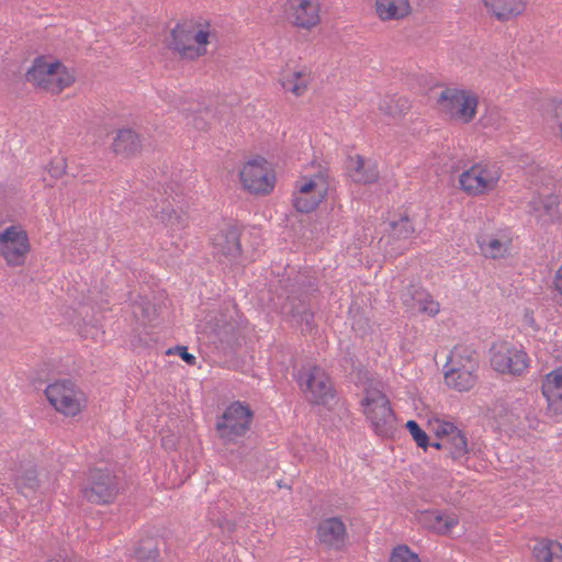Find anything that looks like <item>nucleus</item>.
<instances>
[{
	"instance_id": "f257e3e1",
	"label": "nucleus",
	"mask_w": 562,
	"mask_h": 562,
	"mask_svg": "<svg viewBox=\"0 0 562 562\" xmlns=\"http://www.w3.org/2000/svg\"><path fill=\"white\" fill-rule=\"evenodd\" d=\"M25 80L53 94H59L75 82V76L58 59L48 61L44 55L35 57L25 74Z\"/></svg>"
},
{
	"instance_id": "f03ea898",
	"label": "nucleus",
	"mask_w": 562,
	"mask_h": 562,
	"mask_svg": "<svg viewBox=\"0 0 562 562\" xmlns=\"http://www.w3.org/2000/svg\"><path fill=\"white\" fill-rule=\"evenodd\" d=\"M80 493L88 503L94 505L111 504L120 493L119 479L110 469H90L86 482L81 485Z\"/></svg>"
},
{
	"instance_id": "7ed1b4c3",
	"label": "nucleus",
	"mask_w": 562,
	"mask_h": 562,
	"mask_svg": "<svg viewBox=\"0 0 562 562\" xmlns=\"http://www.w3.org/2000/svg\"><path fill=\"white\" fill-rule=\"evenodd\" d=\"M296 381L307 402L314 405L329 406L335 400V390L326 372L317 367H302Z\"/></svg>"
},
{
	"instance_id": "20e7f679",
	"label": "nucleus",
	"mask_w": 562,
	"mask_h": 562,
	"mask_svg": "<svg viewBox=\"0 0 562 562\" xmlns=\"http://www.w3.org/2000/svg\"><path fill=\"white\" fill-rule=\"evenodd\" d=\"M254 419V412L248 404L239 401L233 402L223 414L217 417L215 429L218 437L225 441H235L249 430Z\"/></svg>"
},
{
	"instance_id": "39448f33",
	"label": "nucleus",
	"mask_w": 562,
	"mask_h": 562,
	"mask_svg": "<svg viewBox=\"0 0 562 562\" xmlns=\"http://www.w3.org/2000/svg\"><path fill=\"white\" fill-rule=\"evenodd\" d=\"M361 405L376 435L389 437L393 434L396 417L385 394L378 390L368 392L361 400Z\"/></svg>"
},
{
	"instance_id": "423d86ee",
	"label": "nucleus",
	"mask_w": 562,
	"mask_h": 562,
	"mask_svg": "<svg viewBox=\"0 0 562 562\" xmlns=\"http://www.w3.org/2000/svg\"><path fill=\"white\" fill-rule=\"evenodd\" d=\"M437 102L446 114L459 119L463 123H470L476 115L477 97L465 90L446 88L441 91Z\"/></svg>"
},
{
	"instance_id": "0eeeda50",
	"label": "nucleus",
	"mask_w": 562,
	"mask_h": 562,
	"mask_svg": "<svg viewBox=\"0 0 562 562\" xmlns=\"http://www.w3.org/2000/svg\"><path fill=\"white\" fill-rule=\"evenodd\" d=\"M29 250V237L24 231L10 226L0 233V255L9 266H22Z\"/></svg>"
},
{
	"instance_id": "6e6552de",
	"label": "nucleus",
	"mask_w": 562,
	"mask_h": 562,
	"mask_svg": "<svg viewBox=\"0 0 562 562\" xmlns=\"http://www.w3.org/2000/svg\"><path fill=\"white\" fill-rule=\"evenodd\" d=\"M45 395L54 408L66 416H76L81 411L75 383L69 379L49 384L45 390Z\"/></svg>"
},
{
	"instance_id": "1a4fd4ad",
	"label": "nucleus",
	"mask_w": 562,
	"mask_h": 562,
	"mask_svg": "<svg viewBox=\"0 0 562 562\" xmlns=\"http://www.w3.org/2000/svg\"><path fill=\"white\" fill-rule=\"evenodd\" d=\"M282 314L292 326L300 327L303 335L311 334L315 327V315L305 296L289 295L282 305Z\"/></svg>"
},
{
	"instance_id": "9d476101",
	"label": "nucleus",
	"mask_w": 562,
	"mask_h": 562,
	"mask_svg": "<svg viewBox=\"0 0 562 562\" xmlns=\"http://www.w3.org/2000/svg\"><path fill=\"white\" fill-rule=\"evenodd\" d=\"M265 164L263 158L254 159L245 164L239 171L240 182L250 193L266 194L273 189V178H269Z\"/></svg>"
},
{
	"instance_id": "9b49d317",
	"label": "nucleus",
	"mask_w": 562,
	"mask_h": 562,
	"mask_svg": "<svg viewBox=\"0 0 562 562\" xmlns=\"http://www.w3.org/2000/svg\"><path fill=\"white\" fill-rule=\"evenodd\" d=\"M243 226L237 222H229L214 236V248L229 259H237L241 256L240 236Z\"/></svg>"
},
{
	"instance_id": "f8f14e48",
	"label": "nucleus",
	"mask_w": 562,
	"mask_h": 562,
	"mask_svg": "<svg viewBox=\"0 0 562 562\" xmlns=\"http://www.w3.org/2000/svg\"><path fill=\"white\" fill-rule=\"evenodd\" d=\"M193 30L186 27L183 24L178 23L171 30L170 40L167 46L173 52H177L181 58L195 59L206 53L205 47H195L193 44Z\"/></svg>"
},
{
	"instance_id": "ddd939ff",
	"label": "nucleus",
	"mask_w": 562,
	"mask_h": 562,
	"mask_svg": "<svg viewBox=\"0 0 562 562\" xmlns=\"http://www.w3.org/2000/svg\"><path fill=\"white\" fill-rule=\"evenodd\" d=\"M542 395L547 400L546 414L550 417L562 415V367L546 375L541 385Z\"/></svg>"
},
{
	"instance_id": "4468645a",
	"label": "nucleus",
	"mask_w": 562,
	"mask_h": 562,
	"mask_svg": "<svg viewBox=\"0 0 562 562\" xmlns=\"http://www.w3.org/2000/svg\"><path fill=\"white\" fill-rule=\"evenodd\" d=\"M316 535L322 544L341 550L348 539L346 525L339 517H329L319 521Z\"/></svg>"
},
{
	"instance_id": "2eb2a0df",
	"label": "nucleus",
	"mask_w": 562,
	"mask_h": 562,
	"mask_svg": "<svg viewBox=\"0 0 562 562\" xmlns=\"http://www.w3.org/2000/svg\"><path fill=\"white\" fill-rule=\"evenodd\" d=\"M527 361V353L515 348L498 350L491 358V364L496 371L513 375H520L528 366Z\"/></svg>"
},
{
	"instance_id": "dca6fc26",
	"label": "nucleus",
	"mask_w": 562,
	"mask_h": 562,
	"mask_svg": "<svg viewBox=\"0 0 562 562\" xmlns=\"http://www.w3.org/2000/svg\"><path fill=\"white\" fill-rule=\"evenodd\" d=\"M496 181L497 178H494L490 171L476 166L463 171L459 177L460 189L472 195L493 189Z\"/></svg>"
},
{
	"instance_id": "f3484780",
	"label": "nucleus",
	"mask_w": 562,
	"mask_h": 562,
	"mask_svg": "<svg viewBox=\"0 0 562 562\" xmlns=\"http://www.w3.org/2000/svg\"><path fill=\"white\" fill-rule=\"evenodd\" d=\"M423 527L441 536H448L458 526L459 517L452 512L423 510L419 514Z\"/></svg>"
},
{
	"instance_id": "a211bd4d",
	"label": "nucleus",
	"mask_w": 562,
	"mask_h": 562,
	"mask_svg": "<svg viewBox=\"0 0 562 562\" xmlns=\"http://www.w3.org/2000/svg\"><path fill=\"white\" fill-rule=\"evenodd\" d=\"M425 7V0H375V11L378 16L383 20H401L407 16L413 5Z\"/></svg>"
},
{
	"instance_id": "6ab92c4d",
	"label": "nucleus",
	"mask_w": 562,
	"mask_h": 562,
	"mask_svg": "<svg viewBox=\"0 0 562 562\" xmlns=\"http://www.w3.org/2000/svg\"><path fill=\"white\" fill-rule=\"evenodd\" d=\"M476 368L477 364L473 361L470 362V366L453 364L449 370L445 372L446 384L459 392L471 390L476 383V375L474 374Z\"/></svg>"
},
{
	"instance_id": "aec40b11",
	"label": "nucleus",
	"mask_w": 562,
	"mask_h": 562,
	"mask_svg": "<svg viewBox=\"0 0 562 562\" xmlns=\"http://www.w3.org/2000/svg\"><path fill=\"white\" fill-rule=\"evenodd\" d=\"M142 140L139 134L130 127L120 128L112 142L115 155L125 158L133 157L140 151Z\"/></svg>"
},
{
	"instance_id": "412c9836",
	"label": "nucleus",
	"mask_w": 562,
	"mask_h": 562,
	"mask_svg": "<svg viewBox=\"0 0 562 562\" xmlns=\"http://www.w3.org/2000/svg\"><path fill=\"white\" fill-rule=\"evenodd\" d=\"M348 171L352 180L357 183L370 184L379 179V170L376 165L367 161L362 156L356 155L349 158Z\"/></svg>"
},
{
	"instance_id": "4be33fe9",
	"label": "nucleus",
	"mask_w": 562,
	"mask_h": 562,
	"mask_svg": "<svg viewBox=\"0 0 562 562\" xmlns=\"http://www.w3.org/2000/svg\"><path fill=\"white\" fill-rule=\"evenodd\" d=\"M484 5L501 22H505L525 11L524 0H483Z\"/></svg>"
},
{
	"instance_id": "5701e85b",
	"label": "nucleus",
	"mask_w": 562,
	"mask_h": 562,
	"mask_svg": "<svg viewBox=\"0 0 562 562\" xmlns=\"http://www.w3.org/2000/svg\"><path fill=\"white\" fill-rule=\"evenodd\" d=\"M165 547L164 539L147 537L138 541L134 549V557L138 562H160L161 549Z\"/></svg>"
},
{
	"instance_id": "b1692460",
	"label": "nucleus",
	"mask_w": 562,
	"mask_h": 562,
	"mask_svg": "<svg viewBox=\"0 0 562 562\" xmlns=\"http://www.w3.org/2000/svg\"><path fill=\"white\" fill-rule=\"evenodd\" d=\"M319 23L318 7L310 0H301L294 9L293 24L310 30Z\"/></svg>"
},
{
	"instance_id": "393cba45",
	"label": "nucleus",
	"mask_w": 562,
	"mask_h": 562,
	"mask_svg": "<svg viewBox=\"0 0 562 562\" xmlns=\"http://www.w3.org/2000/svg\"><path fill=\"white\" fill-rule=\"evenodd\" d=\"M339 366L346 375L357 374L361 380L366 375V370L357 356L355 345H347L340 349Z\"/></svg>"
},
{
	"instance_id": "a878e982",
	"label": "nucleus",
	"mask_w": 562,
	"mask_h": 562,
	"mask_svg": "<svg viewBox=\"0 0 562 562\" xmlns=\"http://www.w3.org/2000/svg\"><path fill=\"white\" fill-rule=\"evenodd\" d=\"M446 457L453 461L461 460L469 453L468 439L461 429L454 430L451 436L446 439Z\"/></svg>"
},
{
	"instance_id": "bb28decb",
	"label": "nucleus",
	"mask_w": 562,
	"mask_h": 562,
	"mask_svg": "<svg viewBox=\"0 0 562 562\" xmlns=\"http://www.w3.org/2000/svg\"><path fill=\"white\" fill-rule=\"evenodd\" d=\"M297 194H311L313 192H323L327 194L328 182L323 171H317L311 178L303 177L301 182L296 183Z\"/></svg>"
},
{
	"instance_id": "cd10ccee",
	"label": "nucleus",
	"mask_w": 562,
	"mask_h": 562,
	"mask_svg": "<svg viewBox=\"0 0 562 562\" xmlns=\"http://www.w3.org/2000/svg\"><path fill=\"white\" fill-rule=\"evenodd\" d=\"M561 543L553 540L539 541L532 549V555L537 562H552L554 558H561Z\"/></svg>"
},
{
	"instance_id": "c85d7f7f",
	"label": "nucleus",
	"mask_w": 562,
	"mask_h": 562,
	"mask_svg": "<svg viewBox=\"0 0 562 562\" xmlns=\"http://www.w3.org/2000/svg\"><path fill=\"white\" fill-rule=\"evenodd\" d=\"M14 484L19 492L25 496L27 492L35 493L41 486L37 470L34 467L25 469L15 476Z\"/></svg>"
},
{
	"instance_id": "c756f323",
	"label": "nucleus",
	"mask_w": 562,
	"mask_h": 562,
	"mask_svg": "<svg viewBox=\"0 0 562 562\" xmlns=\"http://www.w3.org/2000/svg\"><path fill=\"white\" fill-rule=\"evenodd\" d=\"M132 307L134 316L143 324L151 323L158 316L157 305L147 297H139L138 301L133 303Z\"/></svg>"
},
{
	"instance_id": "7c9ffc66",
	"label": "nucleus",
	"mask_w": 562,
	"mask_h": 562,
	"mask_svg": "<svg viewBox=\"0 0 562 562\" xmlns=\"http://www.w3.org/2000/svg\"><path fill=\"white\" fill-rule=\"evenodd\" d=\"M389 226L390 236L394 239H408L416 232L412 220L407 214H401L400 218L397 221H391Z\"/></svg>"
},
{
	"instance_id": "2f4dec72",
	"label": "nucleus",
	"mask_w": 562,
	"mask_h": 562,
	"mask_svg": "<svg viewBox=\"0 0 562 562\" xmlns=\"http://www.w3.org/2000/svg\"><path fill=\"white\" fill-rule=\"evenodd\" d=\"M326 194L323 192H313L311 194L294 195L293 206L300 213H311L319 205Z\"/></svg>"
},
{
	"instance_id": "473e14b6",
	"label": "nucleus",
	"mask_w": 562,
	"mask_h": 562,
	"mask_svg": "<svg viewBox=\"0 0 562 562\" xmlns=\"http://www.w3.org/2000/svg\"><path fill=\"white\" fill-rule=\"evenodd\" d=\"M535 210L542 211L548 216L549 221L554 222L561 217L559 210L560 201L555 194H547L541 198L538 202H535Z\"/></svg>"
},
{
	"instance_id": "72a5a7b5",
	"label": "nucleus",
	"mask_w": 562,
	"mask_h": 562,
	"mask_svg": "<svg viewBox=\"0 0 562 562\" xmlns=\"http://www.w3.org/2000/svg\"><path fill=\"white\" fill-rule=\"evenodd\" d=\"M477 243L485 257L492 259L504 257L506 248L499 239L491 236H484L481 237Z\"/></svg>"
},
{
	"instance_id": "f704fd0d",
	"label": "nucleus",
	"mask_w": 562,
	"mask_h": 562,
	"mask_svg": "<svg viewBox=\"0 0 562 562\" xmlns=\"http://www.w3.org/2000/svg\"><path fill=\"white\" fill-rule=\"evenodd\" d=\"M426 297V290L419 284L411 283L404 288L401 294L403 304L407 307H416V304Z\"/></svg>"
},
{
	"instance_id": "c9c22d12",
	"label": "nucleus",
	"mask_w": 562,
	"mask_h": 562,
	"mask_svg": "<svg viewBox=\"0 0 562 562\" xmlns=\"http://www.w3.org/2000/svg\"><path fill=\"white\" fill-rule=\"evenodd\" d=\"M405 428L411 434L417 447L426 451L430 446V439L426 431L419 426V424L412 419L405 424Z\"/></svg>"
},
{
	"instance_id": "e433bc0d",
	"label": "nucleus",
	"mask_w": 562,
	"mask_h": 562,
	"mask_svg": "<svg viewBox=\"0 0 562 562\" xmlns=\"http://www.w3.org/2000/svg\"><path fill=\"white\" fill-rule=\"evenodd\" d=\"M389 562H420V560L408 546L400 544L393 549Z\"/></svg>"
},
{
	"instance_id": "4c0bfd02",
	"label": "nucleus",
	"mask_w": 562,
	"mask_h": 562,
	"mask_svg": "<svg viewBox=\"0 0 562 562\" xmlns=\"http://www.w3.org/2000/svg\"><path fill=\"white\" fill-rule=\"evenodd\" d=\"M456 358H460V362H458L456 366H470L471 361L477 364V353L474 350H471L467 347H456L454 350L452 351L450 360L453 362Z\"/></svg>"
},
{
	"instance_id": "58836bf2",
	"label": "nucleus",
	"mask_w": 562,
	"mask_h": 562,
	"mask_svg": "<svg viewBox=\"0 0 562 562\" xmlns=\"http://www.w3.org/2000/svg\"><path fill=\"white\" fill-rule=\"evenodd\" d=\"M161 218L166 221L171 226L183 227L187 222V215L182 212H178L177 210H168L162 209Z\"/></svg>"
},
{
	"instance_id": "ea45409f",
	"label": "nucleus",
	"mask_w": 562,
	"mask_h": 562,
	"mask_svg": "<svg viewBox=\"0 0 562 562\" xmlns=\"http://www.w3.org/2000/svg\"><path fill=\"white\" fill-rule=\"evenodd\" d=\"M419 312L435 316L439 313V303L426 291V297L416 304Z\"/></svg>"
},
{
	"instance_id": "a19ab883",
	"label": "nucleus",
	"mask_w": 562,
	"mask_h": 562,
	"mask_svg": "<svg viewBox=\"0 0 562 562\" xmlns=\"http://www.w3.org/2000/svg\"><path fill=\"white\" fill-rule=\"evenodd\" d=\"M281 85H282L283 89L291 91L292 93H294L297 97L302 95L307 88L306 81L297 82L290 76L284 78L281 81Z\"/></svg>"
},
{
	"instance_id": "79ce46f5",
	"label": "nucleus",
	"mask_w": 562,
	"mask_h": 562,
	"mask_svg": "<svg viewBox=\"0 0 562 562\" xmlns=\"http://www.w3.org/2000/svg\"><path fill=\"white\" fill-rule=\"evenodd\" d=\"M67 168L66 159L64 157H56L52 159V161L48 165V173L52 178L58 179L63 175H65Z\"/></svg>"
},
{
	"instance_id": "37998d69",
	"label": "nucleus",
	"mask_w": 562,
	"mask_h": 562,
	"mask_svg": "<svg viewBox=\"0 0 562 562\" xmlns=\"http://www.w3.org/2000/svg\"><path fill=\"white\" fill-rule=\"evenodd\" d=\"M167 355L177 353L187 364L194 366L195 357L188 351V347L186 346H176L175 348H169L166 352Z\"/></svg>"
},
{
	"instance_id": "c03bdc74",
	"label": "nucleus",
	"mask_w": 562,
	"mask_h": 562,
	"mask_svg": "<svg viewBox=\"0 0 562 562\" xmlns=\"http://www.w3.org/2000/svg\"><path fill=\"white\" fill-rule=\"evenodd\" d=\"M458 427L452 423L442 422L435 428V435L438 439H446L451 436V434L457 430Z\"/></svg>"
},
{
	"instance_id": "a18cd8bd",
	"label": "nucleus",
	"mask_w": 562,
	"mask_h": 562,
	"mask_svg": "<svg viewBox=\"0 0 562 562\" xmlns=\"http://www.w3.org/2000/svg\"><path fill=\"white\" fill-rule=\"evenodd\" d=\"M398 106L393 104L392 102L384 101L380 104L379 110L383 112L385 115L395 117L396 115L402 114V109H397Z\"/></svg>"
},
{
	"instance_id": "49530a36",
	"label": "nucleus",
	"mask_w": 562,
	"mask_h": 562,
	"mask_svg": "<svg viewBox=\"0 0 562 562\" xmlns=\"http://www.w3.org/2000/svg\"><path fill=\"white\" fill-rule=\"evenodd\" d=\"M318 291L317 284L314 280L308 279L302 284V291L299 296H305L308 300L310 296L314 295Z\"/></svg>"
},
{
	"instance_id": "de8ad7c7",
	"label": "nucleus",
	"mask_w": 562,
	"mask_h": 562,
	"mask_svg": "<svg viewBox=\"0 0 562 562\" xmlns=\"http://www.w3.org/2000/svg\"><path fill=\"white\" fill-rule=\"evenodd\" d=\"M192 125L199 131H206L210 126V122L200 112L199 114L193 115Z\"/></svg>"
},
{
	"instance_id": "09e8293b",
	"label": "nucleus",
	"mask_w": 562,
	"mask_h": 562,
	"mask_svg": "<svg viewBox=\"0 0 562 562\" xmlns=\"http://www.w3.org/2000/svg\"><path fill=\"white\" fill-rule=\"evenodd\" d=\"M210 32L204 30H199L193 33V41L198 44L196 47H204L209 43Z\"/></svg>"
},
{
	"instance_id": "8fccbe9b",
	"label": "nucleus",
	"mask_w": 562,
	"mask_h": 562,
	"mask_svg": "<svg viewBox=\"0 0 562 562\" xmlns=\"http://www.w3.org/2000/svg\"><path fill=\"white\" fill-rule=\"evenodd\" d=\"M217 521H218V527L223 531L228 532V533H232L235 531L236 524L233 520H231L226 517H222Z\"/></svg>"
},
{
	"instance_id": "3c124183",
	"label": "nucleus",
	"mask_w": 562,
	"mask_h": 562,
	"mask_svg": "<svg viewBox=\"0 0 562 562\" xmlns=\"http://www.w3.org/2000/svg\"><path fill=\"white\" fill-rule=\"evenodd\" d=\"M429 447H432L437 450H442L446 452V448H447V445H446V440L445 439H438L437 441H430V446Z\"/></svg>"
},
{
	"instance_id": "603ef678",
	"label": "nucleus",
	"mask_w": 562,
	"mask_h": 562,
	"mask_svg": "<svg viewBox=\"0 0 562 562\" xmlns=\"http://www.w3.org/2000/svg\"><path fill=\"white\" fill-rule=\"evenodd\" d=\"M396 105L398 106L397 109H402V113L408 109L407 100H404L402 98H398L396 100Z\"/></svg>"
},
{
	"instance_id": "864d4df0",
	"label": "nucleus",
	"mask_w": 562,
	"mask_h": 562,
	"mask_svg": "<svg viewBox=\"0 0 562 562\" xmlns=\"http://www.w3.org/2000/svg\"><path fill=\"white\" fill-rule=\"evenodd\" d=\"M290 77H292L297 82H301V81H303L302 79H303V77H305V75L303 71H294Z\"/></svg>"
},
{
	"instance_id": "5fc2aeb1",
	"label": "nucleus",
	"mask_w": 562,
	"mask_h": 562,
	"mask_svg": "<svg viewBox=\"0 0 562 562\" xmlns=\"http://www.w3.org/2000/svg\"><path fill=\"white\" fill-rule=\"evenodd\" d=\"M557 289L562 294V274L557 276V282H555Z\"/></svg>"
},
{
	"instance_id": "6e6d98bb",
	"label": "nucleus",
	"mask_w": 562,
	"mask_h": 562,
	"mask_svg": "<svg viewBox=\"0 0 562 562\" xmlns=\"http://www.w3.org/2000/svg\"><path fill=\"white\" fill-rule=\"evenodd\" d=\"M525 318H526L527 324H529L531 326L535 325L536 322H535L533 317L532 316L529 317L528 313H526Z\"/></svg>"
},
{
	"instance_id": "4d7b16f0",
	"label": "nucleus",
	"mask_w": 562,
	"mask_h": 562,
	"mask_svg": "<svg viewBox=\"0 0 562 562\" xmlns=\"http://www.w3.org/2000/svg\"><path fill=\"white\" fill-rule=\"evenodd\" d=\"M90 331H91V333H90V334H91V336H92V337H94V334H95L94 331H98V329H97L95 327H91V328H90Z\"/></svg>"
},
{
	"instance_id": "13d9d810",
	"label": "nucleus",
	"mask_w": 562,
	"mask_h": 562,
	"mask_svg": "<svg viewBox=\"0 0 562 562\" xmlns=\"http://www.w3.org/2000/svg\"><path fill=\"white\" fill-rule=\"evenodd\" d=\"M204 112H205V114H206V115H209L211 111H210V109H209V108H205V109H204Z\"/></svg>"
}]
</instances>
